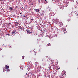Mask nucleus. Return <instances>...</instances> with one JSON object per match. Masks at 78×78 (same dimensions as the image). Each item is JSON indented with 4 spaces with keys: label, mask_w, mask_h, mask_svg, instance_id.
Listing matches in <instances>:
<instances>
[{
    "label": "nucleus",
    "mask_w": 78,
    "mask_h": 78,
    "mask_svg": "<svg viewBox=\"0 0 78 78\" xmlns=\"http://www.w3.org/2000/svg\"><path fill=\"white\" fill-rule=\"evenodd\" d=\"M63 31H64V33H67V30H66V29H64V30H63Z\"/></svg>",
    "instance_id": "obj_9"
},
{
    "label": "nucleus",
    "mask_w": 78,
    "mask_h": 78,
    "mask_svg": "<svg viewBox=\"0 0 78 78\" xmlns=\"http://www.w3.org/2000/svg\"><path fill=\"white\" fill-rule=\"evenodd\" d=\"M9 9L10 11H13V10H14L13 9H12V7H10L9 8Z\"/></svg>",
    "instance_id": "obj_4"
},
{
    "label": "nucleus",
    "mask_w": 78,
    "mask_h": 78,
    "mask_svg": "<svg viewBox=\"0 0 78 78\" xmlns=\"http://www.w3.org/2000/svg\"><path fill=\"white\" fill-rule=\"evenodd\" d=\"M9 69V66L6 65L4 67V68L3 69V72H6V69Z\"/></svg>",
    "instance_id": "obj_2"
},
{
    "label": "nucleus",
    "mask_w": 78,
    "mask_h": 78,
    "mask_svg": "<svg viewBox=\"0 0 78 78\" xmlns=\"http://www.w3.org/2000/svg\"><path fill=\"white\" fill-rule=\"evenodd\" d=\"M47 45H48V46H50V45H51V44H50V43H49Z\"/></svg>",
    "instance_id": "obj_10"
},
{
    "label": "nucleus",
    "mask_w": 78,
    "mask_h": 78,
    "mask_svg": "<svg viewBox=\"0 0 78 78\" xmlns=\"http://www.w3.org/2000/svg\"><path fill=\"white\" fill-rule=\"evenodd\" d=\"M1 50H2V48H0V51H1Z\"/></svg>",
    "instance_id": "obj_19"
},
{
    "label": "nucleus",
    "mask_w": 78,
    "mask_h": 78,
    "mask_svg": "<svg viewBox=\"0 0 78 78\" xmlns=\"http://www.w3.org/2000/svg\"><path fill=\"white\" fill-rule=\"evenodd\" d=\"M12 34H14V33H15V32H12Z\"/></svg>",
    "instance_id": "obj_15"
},
{
    "label": "nucleus",
    "mask_w": 78,
    "mask_h": 78,
    "mask_svg": "<svg viewBox=\"0 0 78 78\" xmlns=\"http://www.w3.org/2000/svg\"><path fill=\"white\" fill-rule=\"evenodd\" d=\"M18 25H19V23L17 22H16V23L15 25V27H17V26H18Z\"/></svg>",
    "instance_id": "obj_5"
},
{
    "label": "nucleus",
    "mask_w": 78,
    "mask_h": 78,
    "mask_svg": "<svg viewBox=\"0 0 78 78\" xmlns=\"http://www.w3.org/2000/svg\"><path fill=\"white\" fill-rule=\"evenodd\" d=\"M26 31H27V33H29V34H31V36H32L33 34H32V33L31 32H30V30H27Z\"/></svg>",
    "instance_id": "obj_3"
},
{
    "label": "nucleus",
    "mask_w": 78,
    "mask_h": 78,
    "mask_svg": "<svg viewBox=\"0 0 78 78\" xmlns=\"http://www.w3.org/2000/svg\"><path fill=\"white\" fill-rule=\"evenodd\" d=\"M63 25V24H60V27H62Z\"/></svg>",
    "instance_id": "obj_13"
},
{
    "label": "nucleus",
    "mask_w": 78,
    "mask_h": 78,
    "mask_svg": "<svg viewBox=\"0 0 78 78\" xmlns=\"http://www.w3.org/2000/svg\"><path fill=\"white\" fill-rule=\"evenodd\" d=\"M7 71H8V72H9V69H8V70H7Z\"/></svg>",
    "instance_id": "obj_16"
},
{
    "label": "nucleus",
    "mask_w": 78,
    "mask_h": 78,
    "mask_svg": "<svg viewBox=\"0 0 78 78\" xmlns=\"http://www.w3.org/2000/svg\"><path fill=\"white\" fill-rule=\"evenodd\" d=\"M52 21L53 22H54V23L57 24L59 22V20L58 19V18H55L53 19Z\"/></svg>",
    "instance_id": "obj_1"
},
{
    "label": "nucleus",
    "mask_w": 78,
    "mask_h": 78,
    "mask_svg": "<svg viewBox=\"0 0 78 78\" xmlns=\"http://www.w3.org/2000/svg\"><path fill=\"white\" fill-rule=\"evenodd\" d=\"M18 27L20 30V29H22V27H21V26H18Z\"/></svg>",
    "instance_id": "obj_7"
},
{
    "label": "nucleus",
    "mask_w": 78,
    "mask_h": 78,
    "mask_svg": "<svg viewBox=\"0 0 78 78\" xmlns=\"http://www.w3.org/2000/svg\"><path fill=\"white\" fill-rule=\"evenodd\" d=\"M64 73H65V71H63L62 72V75H64Z\"/></svg>",
    "instance_id": "obj_8"
},
{
    "label": "nucleus",
    "mask_w": 78,
    "mask_h": 78,
    "mask_svg": "<svg viewBox=\"0 0 78 78\" xmlns=\"http://www.w3.org/2000/svg\"><path fill=\"white\" fill-rule=\"evenodd\" d=\"M30 67L32 68V67H33V66L32 65H30Z\"/></svg>",
    "instance_id": "obj_11"
},
{
    "label": "nucleus",
    "mask_w": 78,
    "mask_h": 78,
    "mask_svg": "<svg viewBox=\"0 0 78 78\" xmlns=\"http://www.w3.org/2000/svg\"><path fill=\"white\" fill-rule=\"evenodd\" d=\"M12 36H14V35H13V34H12Z\"/></svg>",
    "instance_id": "obj_18"
},
{
    "label": "nucleus",
    "mask_w": 78,
    "mask_h": 78,
    "mask_svg": "<svg viewBox=\"0 0 78 78\" xmlns=\"http://www.w3.org/2000/svg\"><path fill=\"white\" fill-rule=\"evenodd\" d=\"M35 11L37 12H39V9H37L35 10Z\"/></svg>",
    "instance_id": "obj_6"
},
{
    "label": "nucleus",
    "mask_w": 78,
    "mask_h": 78,
    "mask_svg": "<svg viewBox=\"0 0 78 78\" xmlns=\"http://www.w3.org/2000/svg\"><path fill=\"white\" fill-rule=\"evenodd\" d=\"M60 69V68H58V70H59V69Z\"/></svg>",
    "instance_id": "obj_14"
},
{
    "label": "nucleus",
    "mask_w": 78,
    "mask_h": 78,
    "mask_svg": "<svg viewBox=\"0 0 78 78\" xmlns=\"http://www.w3.org/2000/svg\"><path fill=\"white\" fill-rule=\"evenodd\" d=\"M41 2V1H39V3H40Z\"/></svg>",
    "instance_id": "obj_23"
},
{
    "label": "nucleus",
    "mask_w": 78,
    "mask_h": 78,
    "mask_svg": "<svg viewBox=\"0 0 78 78\" xmlns=\"http://www.w3.org/2000/svg\"><path fill=\"white\" fill-rule=\"evenodd\" d=\"M45 2H47V0H45Z\"/></svg>",
    "instance_id": "obj_22"
},
{
    "label": "nucleus",
    "mask_w": 78,
    "mask_h": 78,
    "mask_svg": "<svg viewBox=\"0 0 78 78\" xmlns=\"http://www.w3.org/2000/svg\"><path fill=\"white\" fill-rule=\"evenodd\" d=\"M24 58H25V56H23L22 57V59H24Z\"/></svg>",
    "instance_id": "obj_12"
},
{
    "label": "nucleus",
    "mask_w": 78,
    "mask_h": 78,
    "mask_svg": "<svg viewBox=\"0 0 78 78\" xmlns=\"http://www.w3.org/2000/svg\"><path fill=\"white\" fill-rule=\"evenodd\" d=\"M31 20H34V19H31Z\"/></svg>",
    "instance_id": "obj_17"
},
{
    "label": "nucleus",
    "mask_w": 78,
    "mask_h": 78,
    "mask_svg": "<svg viewBox=\"0 0 78 78\" xmlns=\"http://www.w3.org/2000/svg\"><path fill=\"white\" fill-rule=\"evenodd\" d=\"M17 6H16V8H17Z\"/></svg>",
    "instance_id": "obj_20"
},
{
    "label": "nucleus",
    "mask_w": 78,
    "mask_h": 78,
    "mask_svg": "<svg viewBox=\"0 0 78 78\" xmlns=\"http://www.w3.org/2000/svg\"><path fill=\"white\" fill-rule=\"evenodd\" d=\"M20 14H22V13H20Z\"/></svg>",
    "instance_id": "obj_21"
}]
</instances>
